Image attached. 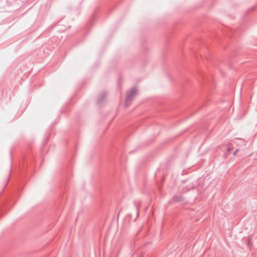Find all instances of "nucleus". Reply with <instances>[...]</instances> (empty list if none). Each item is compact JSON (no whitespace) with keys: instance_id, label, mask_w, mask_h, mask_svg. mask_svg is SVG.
<instances>
[{"instance_id":"nucleus-2","label":"nucleus","mask_w":257,"mask_h":257,"mask_svg":"<svg viewBox=\"0 0 257 257\" xmlns=\"http://www.w3.org/2000/svg\"><path fill=\"white\" fill-rule=\"evenodd\" d=\"M237 152H238V150H237L236 151H235V152H234L233 155H235L237 154Z\"/></svg>"},{"instance_id":"nucleus-1","label":"nucleus","mask_w":257,"mask_h":257,"mask_svg":"<svg viewBox=\"0 0 257 257\" xmlns=\"http://www.w3.org/2000/svg\"><path fill=\"white\" fill-rule=\"evenodd\" d=\"M137 88L135 87L131 88L127 93L126 95V102L128 101L129 100H131L132 99V97L136 95L137 93Z\"/></svg>"}]
</instances>
